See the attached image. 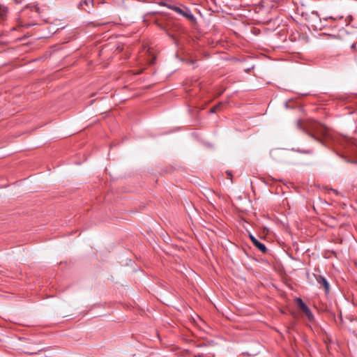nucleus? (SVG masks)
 Segmentation results:
<instances>
[{
    "label": "nucleus",
    "instance_id": "nucleus-1",
    "mask_svg": "<svg viewBox=\"0 0 357 357\" xmlns=\"http://www.w3.org/2000/svg\"><path fill=\"white\" fill-rule=\"evenodd\" d=\"M337 18L331 16L326 17L321 19L316 11H312L310 13L307 15L306 20L308 24L316 30H322L326 25L323 22H327L328 20H336Z\"/></svg>",
    "mask_w": 357,
    "mask_h": 357
},
{
    "label": "nucleus",
    "instance_id": "nucleus-2",
    "mask_svg": "<svg viewBox=\"0 0 357 357\" xmlns=\"http://www.w3.org/2000/svg\"><path fill=\"white\" fill-rule=\"evenodd\" d=\"M296 302L299 307V308L305 313L308 319L311 321L314 318V315L311 312L310 309L307 307V305L303 302V301L301 298H296Z\"/></svg>",
    "mask_w": 357,
    "mask_h": 357
},
{
    "label": "nucleus",
    "instance_id": "nucleus-3",
    "mask_svg": "<svg viewBox=\"0 0 357 357\" xmlns=\"http://www.w3.org/2000/svg\"><path fill=\"white\" fill-rule=\"evenodd\" d=\"M314 277L320 287H323L326 294H328L330 291V285L327 280L322 275H314Z\"/></svg>",
    "mask_w": 357,
    "mask_h": 357
},
{
    "label": "nucleus",
    "instance_id": "nucleus-4",
    "mask_svg": "<svg viewBox=\"0 0 357 357\" xmlns=\"http://www.w3.org/2000/svg\"><path fill=\"white\" fill-rule=\"evenodd\" d=\"M179 14L181 15L182 16L185 17L186 19H188L190 22H195V16L191 13L190 10L188 8H187V7L183 6L181 8Z\"/></svg>",
    "mask_w": 357,
    "mask_h": 357
},
{
    "label": "nucleus",
    "instance_id": "nucleus-5",
    "mask_svg": "<svg viewBox=\"0 0 357 357\" xmlns=\"http://www.w3.org/2000/svg\"><path fill=\"white\" fill-rule=\"evenodd\" d=\"M250 237L252 243L255 245L256 248H257L260 251H261L264 253L266 252L267 249L264 243L258 241L255 237H254L252 235H250Z\"/></svg>",
    "mask_w": 357,
    "mask_h": 357
},
{
    "label": "nucleus",
    "instance_id": "nucleus-6",
    "mask_svg": "<svg viewBox=\"0 0 357 357\" xmlns=\"http://www.w3.org/2000/svg\"><path fill=\"white\" fill-rule=\"evenodd\" d=\"M167 8H170L171 10L176 12L177 13H179L181 8V7H178V6H173V5H167L166 4L165 5Z\"/></svg>",
    "mask_w": 357,
    "mask_h": 357
},
{
    "label": "nucleus",
    "instance_id": "nucleus-7",
    "mask_svg": "<svg viewBox=\"0 0 357 357\" xmlns=\"http://www.w3.org/2000/svg\"><path fill=\"white\" fill-rule=\"evenodd\" d=\"M88 4H89V1H86V0H84V1H82L79 2V3L78 5V7L79 8L86 10V8L84 7V6H88Z\"/></svg>",
    "mask_w": 357,
    "mask_h": 357
},
{
    "label": "nucleus",
    "instance_id": "nucleus-8",
    "mask_svg": "<svg viewBox=\"0 0 357 357\" xmlns=\"http://www.w3.org/2000/svg\"><path fill=\"white\" fill-rule=\"evenodd\" d=\"M221 104H219V105H215L213 106L212 108H211L210 109V113H215L216 112V110L220 107Z\"/></svg>",
    "mask_w": 357,
    "mask_h": 357
},
{
    "label": "nucleus",
    "instance_id": "nucleus-9",
    "mask_svg": "<svg viewBox=\"0 0 357 357\" xmlns=\"http://www.w3.org/2000/svg\"><path fill=\"white\" fill-rule=\"evenodd\" d=\"M355 47H356V44H353V45H351V48H353V49H354V48H355Z\"/></svg>",
    "mask_w": 357,
    "mask_h": 357
},
{
    "label": "nucleus",
    "instance_id": "nucleus-10",
    "mask_svg": "<svg viewBox=\"0 0 357 357\" xmlns=\"http://www.w3.org/2000/svg\"><path fill=\"white\" fill-rule=\"evenodd\" d=\"M305 153H312V151H305Z\"/></svg>",
    "mask_w": 357,
    "mask_h": 357
},
{
    "label": "nucleus",
    "instance_id": "nucleus-11",
    "mask_svg": "<svg viewBox=\"0 0 357 357\" xmlns=\"http://www.w3.org/2000/svg\"><path fill=\"white\" fill-rule=\"evenodd\" d=\"M277 151H271V153L272 154H274V153H276Z\"/></svg>",
    "mask_w": 357,
    "mask_h": 357
},
{
    "label": "nucleus",
    "instance_id": "nucleus-12",
    "mask_svg": "<svg viewBox=\"0 0 357 357\" xmlns=\"http://www.w3.org/2000/svg\"><path fill=\"white\" fill-rule=\"evenodd\" d=\"M17 3H20L21 0H15Z\"/></svg>",
    "mask_w": 357,
    "mask_h": 357
}]
</instances>
